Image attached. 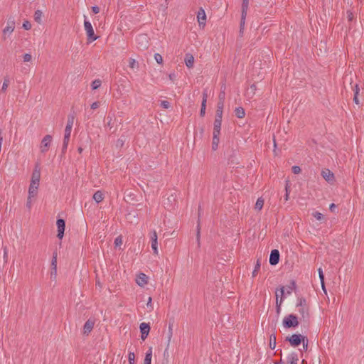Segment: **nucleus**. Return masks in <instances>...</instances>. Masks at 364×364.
<instances>
[{"instance_id": "obj_51", "label": "nucleus", "mask_w": 364, "mask_h": 364, "mask_svg": "<svg viewBox=\"0 0 364 364\" xmlns=\"http://www.w3.org/2000/svg\"><path fill=\"white\" fill-rule=\"evenodd\" d=\"M291 171L294 174H298L301 171V169L299 166H293Z\"/></svg>"}, {"instance_id": "obj_18", "label": "nucleus", "mask_w": 364, "mask_h": 364, "mask_svg": "<svg viewBox=\"0 0 364 364\" xmlns=\"http://www.w3.org/2000/svg\"><path fill=\"white\" fill-rule=\"evenodd\" d=\"M201 214V206L199 205L198 207V218L200 217ZM200 218L198 220V224H197V234H196V240L198 242V246L200 247Z\"/></svg>"}, {"instance_id": "obj_27", "label": "nucleus", "mask_w": 364, "mask_h": 364, "mask_svg": "<svg viewBox=\"0 0 364 364\" xmlns=\"http://www.w3.org/2000/svg\"><path fill=\"white\" fill-rule=\"evenodd\" d=\"M235 115L237 118H243L245 116V109L242 107H236L235 109Z\"/></svg>"}, {"instance_id": "obj_50", "label": "nucleus", "mask_w": 364, "mask_h": 364, "mask_svg": "<svg viewBox=\"0 0 364 364\" xmlns=\"http://www.w3.org/2000/svg\"><path fill=\"white\" fill-rule=\"evenodd\" d=\"M23 28L25 29V30H30L31 28V23L28 21H25L23 23Z\"/></svg>"}, {"instance_id": "obj_41", "label": "nucleus", "mask_w": 364, "mask_h": 364, "mask_svg": "<svg viewBox=\"0 0 364 364\" xmlns=\"http://www.w3.org/2000/svg\"><path fill=\"white\" fill-rule=\"evenodd\" d=\"M9 79L8 77H5L1 87V92H5L9 85Z\"/></svg>"}, {"instance_id": "obj_53", "label": "nucleus", "mask_w": 364, "mask_h": 364, "mask_svg": "<svg viewBox=\"0 0 364 364\" xmlns=\"http://www.w3.org/2000/svg\"><path fill=\"white\" fill-rule=\"evenodd\" d=\"M23 59L24 62H29L32 59V56L29 53H25L23 56Z\"/></svg>"}, {"instance_id": "obj_2", "label": "nucleus", "mask_w": 364, "mask_h": 364, "mask_svg": "<svg viewBox=\"0 0 364 364\" xmlns=\"http://www.w3.org/2000/svg\"><path fill=\"white\" fill-rule=\"evenodd\" d=\"M306 339V336L301 334H292L291 336H287L285 339L286 341L289 342L290 345L293 347L299 346L304 340Z\"/></svg>"}, {"instance_id": "obj_56", "label": "nucleus", "mask_w": 364, "mask_h": 364, "mask_svg": "<svg viewBox=\"0 0 364 364\" xmlns=\"http://www.w3.org/2000/svg\"><path fill=\"white\" fill-rule=\"evenodd\" d=\"M224 89H225V87H224ZM225 90H221L220 94H219V96H218L219 101H224L225 100Z\"/></svg>"}, {"instance_id": "obj_11", "label": "nucleus", "mask_w": 364, "mask_h": 364, "mask_svg": "<svg viewBox=\"0 0 364 364\" xmlns=\"http://www.w3.org/2000/svg\"><path fill=\"white\" fill-rule=\"evenodd\" d=\"M207 99H208V90H207V89H205L203 92V100H202L201 107H200V116L201 117H203L205 114Z\"/></svg>"}, {"instance_id": "obj_45", "label": "nucleus", "mask_w": 364, "mask_h": 364, "mask_svg": "<svg viewBox=\"0 0 364 364\" xmlns=\"http://www.w3.org/2000/svg\"><path fill=\"white\" fill-rule=\"evenodd\" d=\"M348 22H352L355 19L353 13L350 10L346 11Z\"/></svg>"}, {"instance_id": "obj_24", "label": "nucleus", "mask_w": 364, "mask_h": 364, "mask_svg": "<svg viewBox=\"0 0 364 364\" xmlns=\"http://www.w3.org/2000/svg\"><path fill=\"white\" fill-rule=\"evenodd\" d=\"M93 199L97 203H100L101 201L103 200L104 199V194L102 193V191H96L94 195H93Z\"/></svg>"}, {"instance_id": "obj_38", "label": "nucleus", "mask_w": 364, "mask_h": 364, "mask_svg": "<svg viewBox=\"0 0 364 364\" xmlns=\"http://www.w3.org/2000/svg\"><path fill=\"white\" fill-rule=\"evenodd\" d=\"M38 193V188H31V186H29L28 188V196L30 198L36 197Z\"/></svg>"}, {"instance_id": "obj_55", "label": "nucleus", "mask_w": 364, "mask_h": 364, "mask_svg": "<svg viewBox=\"0 0 364 364\" xmlns=\"http://www.w3.org/2000/svg\"><path fill=\"white\" fill-rule=\"evenodd\" d=\"M72 127H73L67 126L66 125L65 129V134H64V135H67V136H70Z\"/></svg>"}, {"instance_id": "obj_39", "label": "nucleus", "mask_w": 364, "mask_h": 364, "mask_svg": "<svg viewBox=\"0 0 364 364\" xmlns=\"http://www.w3.org/2000/svg\"><path fill=\"white\" fill-rule=\"evenodd\" d=\"M129 67L132 69L138 68L139 63L134 59L130 58L129 62Z\"/></svg>"}, {"instance_id": "obj_49", "label": "nucleus", "mask_w": 364, "mask_h": 364, "mask_svg": "<svg viewBox=\"0 0 364 364\" xmlns=\"http://www.w3.org/2000/svg\"><path fill=\"white\" fill-rule=\"evenodd\" d=\"M161 106L164 109H168L171 107V104L166 100H162L161 101Z\"/></svg>"}, {"instance_id": "obj_33", "label": "nucleus", "mask_w": 364, "mask_h": 364, "mask_svg": "<svg viewBox=\"0 0 364 364\" xmlns=\"http://www.w3.org/2000/svg\"><path fill=\"white\" fill-rule=\"evenodd\" d=\"M260 267H261L260 259H257L255 266V269L252 273V275L253 277H255L257 274L259 270L260 269Z\"/></svg>"}, {"instance_id": "obj_26", "label": "nucleus", "mask_w": 364, "mask_h": 364, "mask_svg": "<svg viewBox=\"0 0 364 364\" xmlns=\"http://www.w3.org/2000/svg\"><path fill=\"white\" fill-rule=\"evenodd\" d=\"M318 276H319V279H320V281H321L322 289L323 290L325 294H326V289L325 283H324V275H323V270H322L321 268H319L318 269Z\"/></svg>"}, {"instance_id": "obj_63", "label": "nucleus", "mask_w": 364, "mask_h": 364, "mask_svg": "<svg viewBox=\"0 0 364 364\" xmlns=\"http://www.w3.org/2000/svg\"><path fill=\"white\" fill-rule=\"evenodd\" d=\"M91 109H95L100 107V102H95L91 105Z\"/></svg>"}, {"instance_id": "obj_60", "label": "nucleus", "mask_w": 364, "mask_h": 364, "mask_svg": "<svg viewBox=\"0 0 364 364\" xmlns=\"http://www.w3.org/2000/svg\"><path fill=\"white\" fill-rule=\"evenodd\" d=\"M4 262H7L8 261V250L6 247H4Z\"/></svg>"}, {"instance_id": "obj_46", "label": "nucleus", "mask_w": 364, "mask_h": 364, "mask_svg": "<svg viewBox=\"0 0 364 364\" xmlns=\"http://www.w3.org/2000/svg\"><path fill=\"white\" fill-rule=\"evenodd\" d=\"M107 126L109 127L110 129H112L114 127L112 117H111L110 115H108L107 117Z\"/></svg>"}, {"instance_id": "obj_12", "label": "nucleus", "mask_w": 364, "mask_h": 364, "mask_svg": "<svg viewBox=\"0 0 364 364\" xmlns=\"http://www.w3.org/2000/svg\"><path fill=\"white\" fill-rule=\"evenodd\" d=\"M95 325V320L89 318L83 326V334L88 336L90 333L92 331Z\"/></svg>"}, {"instance_id": "obj_3", "label": "nucleus", "mask_w": 364, "mask_h": 364, "mask_svg": "<svg viewBox=\"0 0 364 364\" xmlns=\"http://www.w3.org/2000/svg\"><path fill=\"white\" fill-rule=\"evenodd\" d=\"M84 26L87 36L88 41H94L98 38V36L95 35L94 29L90 21L85 20Z\"/></svg>"}, {"instance_id": "obj_61", "label": "nucleus", "mask_w": 364, "mask_h": 364, "mask_svg": "<svg viewBox=\"0 0 364 364\" xmlns=\"http://www.w3.org/2000/svg\"><path fill=\"white\" fill-rule=\"evenodd\" d=\"M151 302H152L151 297H149L147 303H146V306L148 308L150 309V310H149L150 311L153 310V306H152Z\"/></svg>"}, {"instance_id": "obj_9", "label": "nucleus", "mask_w": 364, "mask_h": 364, "mask_svg": "<svg viewBox=\"0 0 364 364\" xmlns=\"http://www.w3.org/2000/svg\"><path fill=\"white\" fill-rule=\"evenodd\" d=\"M279 257H280V254H279V252L278 250H272L270 252V255H269V264L271 265H276L279 263Z\"/></svg>"}, {"instance_id": "obj_36", "label": "nucleus", "mask_w": 364, "mask_h": 364, "mask_svg": "<svg viewBox=\"0 0 364 364\" xmlns=\"http://www.w3.org/2000/svg\"><path fill=\"white\" fill-rule=\"evenodd\" d=\"M57 257H58V253L56 251H55L53 254V257H52V260H51V267H53V269H55L57 268Z\"/></svg>"}, {"instance_id": "obj_58", "label": "nucleus", "mask_w": 364, "mask_h": 364, "mask_svg": "<svg viewBox=\"0 0 364 364\" xmlns=\"http://www.w3.org/2000/svg\"><path fill=\"white\" fill-rule=\"evenodd\" d=\"M303 343V350L304 351H306L308 350V343H309V341L307 339V338L306 337V339L304 340V341L301 342Z\"/></svg>"}, {"instance_id": "obj_5", "label": "nucleus", "mask_w": 364, "mask_h": 364, "mask_svg": "<svg viewBox=\"0 0 364 364\" xmlns=\"http://www.w3.org/2000/svg\"><path fill=\"white\" fill-rule=\"evenodd\" d=\"M136 41L141 49H146L149 46L148 36L146 34H139L137 36Z\"/></svg>"}, {"instance_id": "obj_40", "label": "nucleus", "mask_w": 364, "mask_h": 364, "mask_svg": "<svg viewBox=\"0 0 364 364\" xmlns=\"http://www.w3.org/2000/svg\"><path fill=\"white\" fill-rule=\"evenodd\" d=\"M264 205V200L261 198H258L255 203V209L261 210Z\"/></svg>"}, {"instance_id": "obj_35", "label": "nucleus", "mask_w": 364, "mask_h": 364, "mask_svg": "<svg viewBox=\"0 0 364 364\" xmlns=\"http://www.w3.org/2000/svg\"><path fill=\"white\" fill-rule=\"evenodd\" d=\"M249 6V0H242L241 14H247Z\"/></svg>"}, {"instance_id": "obj_23", "label": "nucleus", "mask_w": 364, "mask_h": 364, "mask_svg": "<svg viewBox=\"0 0 364 364\" xmlns=\"http://www.w3.org/2000/svg\"><path fill=\"white\" fill-rule=\"evenodd\" d=\"M287 360L288 364H296L299 360L297 353L294 352L291 353L288 355Z\"/></svg>"}, {"instance_id": "obj_44", "label": "nucleus", "mask_w": 364, "mask_h": 364, "mask_svg": "<svg viewBox=\"0 0 364 364\" xmlns=\"http://www.w3.org/2000/svg\"><path fill=\"white\" fill-rule=\"evenodd\" d=\"M128 360L129 364H135V355L134 352H129L128 355Z\"/></svg>"}, {"instance_id": "obj_34", "label": "nucleus", "mask_w": 364, "mask_h": 364, "mask_svg": "<svg viewBox=\"0 0 364 364\" xmlns=\"http://www.w3.org/2000/svg\"><path fill=\"white\" fill-rule=\"evenodd\" d=\"M297 307L309 306L306 303V300L304 297H299L296 303Z\"/></svg>"}, {"instance_id": "obj_13", "label": "nucleus", "mask_w": 364, "mask_h": 364, "mask_svg": "<svg viewBox=\"0 0 364 364\" xmlns=\"http://www.w3.org/2000/svg\"><path fill=\"white\" fill-rule=\"evenodd\" d=\"M151 248L153 250L154 255H158V247H157V234L156 230H153L151 232Z\"/></svg>"}, {"instance_id": "obj_1", "label": "nucleus", "mask_w": 364, "mask_h": 364, "mask_svg": "<svg viewBox=\"0 0 364 364\" xmlns=\"http://www.w3.org/2000/svg\"><path fill=\"white\" fill-rule=\"evenodd\" d=\"M298 317L294 314H289L283 319V326L286 328H295L298 326Z\"/></svg>"}, {"instance_id": "obj_52", "label": "nucleus", "mask_w": 364, "mask_h": 364, "mask_svg": "<svg viewBox=\"0 0 364 364\" xmlns=\"http://www.w3.org/2000/svg\"><path fill=\"white\" fill-rule=\"evenodd\" d=\"M122 244V239L121 236H118L114 240V245L116 247H117V246H120Z\"/></svg>"}, {"instance_id": "obj_16", "label": "nucleus", "mask_w": 364, "mask_h": 364, "mask_svg": "<svg viewBox=\"0 0 364 364\" xmlns=\"http://www.w3.org/2000/svg\"><path fill=\"white\" fill-rule=\"evenodd\" d=\"M280 294H281V299L279 302L278 301V294H277V293H276V309H277V314H279L280 312L281 304L283 301V297H284V287H282L280 288Z\"/></svg>"}, {"instance_id": "obj_22", "label": "nucleus", "mask_w": 364, "mask_h": 364, "mask_svg": "<svg viewBox=\"0 0 364 364\" xmlns=\"http://www.w3.org/2000/svg\"><path fill=\"white\" fill-rule=\"evenodd\" d=\"M220 134H213V141H212V149L213 151H216L218 147V144L220 142Z\"/></svg>"}, {"instance_id": "obj_14", "label": "nucleus", "mask_w": 364, "mask_h": 364, "mask_svg": "<svg viewBox=\"0 0 364 364\" xmlns=\"http://www.w3.org/2000/svg\"><path fill=\"white\" fill-rule=\"evenodd\" d=\"M321 176L328 183H332L334 181V174L329 169L326 168L323 170L321 172Z\"/></svg>"}, {"instance_id": "obj_17", "label": "nucleus", "mask_w": 364, "mask_h": 364, "mask_svg": "<svg viewBox=\"0 0 364 364\" xmlns=\"http://www.w3.org/2000/svg\"><path fill=\"white\" fill-rule=\"evenodd\" d=\"M184 61H185L186 65L188 68H191L193 67L194 57L191 53H188L185 55Z\"/></svg>"}, {"instance_id": "obj_42", "label": "nucleus", "mask_w": 364, "mask_h": 364, "mask_svg": "<svg viewBox=\"0 0 364 364\" xmlns=\"http://www.w3.org/2000/svg\"><path fill=\"white\" fill-rule=\"evenodd\" d=\"M75 119L74 114H70L68 116L67 126L73 127Z\"/></svg>"}, {"instance_id": "obj_4", "label": "nucleus", "mask_w": 364, "mask_h": 364, "mask_svg": "<svg viewBox=\"0 0 364 364\" xmlns=\"http://www.w3.org/2000/svg\"><path fill=\"white\" fill-rule=\"evenodd\" d=\"M15 28V18L11 16L9 17L7 21V26L3 30V38L6 40V34L11 33Z\"/></svg>"}, {"instance_id": "obj_15", "label": "nucleus", "mask_w": 364, "mask_h": 364, "mask_svg": "<svg viewBox=\"0 0 364 364\" xmlns=\"http://www.w3.org/2000/svg\"><path fill=\"white\" fill-rule=\"evenodd\" d=\"M136 284L140 287H144L148 283V277L144 273H139L136 278Z\"/></svg>"}, {"instance_id": "obj_25", "label": "nucleus", "mask_w": 364, "mask_h": 364, "mask_svg": "<svg viewBox=\"0 0 364 364\" xmlns=\"http://www.w3.org/2000/svg\"><path fill=\"white\" fill-rule=\"evenodd\" d=\"M151 358H152V348L150 347L146 353L144 360V364H151Z\"/></svg>"}, {"instance_id": "obj_32", "label": "nucleus", "mask_w": 364, "mask_h": 364, "mask_svg": "<svg viewBox=\"0 0 364 364\" xmlns=\"http://www.w3.org/2000/svg\"><path fill=\"white\" fill-rule=\"evenodd\" d=\"M269 348L274 350L276 347V336L274 333H272L269 336Z\"/></svg>"}, {"instance_id": "obj_31", "label": "nucleus", "mask_w": 364, "mask_h": 364, "mask_svg": "<svg viewBox=\"0 0 364 364\" xmlns=\"http://www.w3.org/2000/svg\"><path fill=\"white\" fill-rule=\"evenodd\" d=\"M42 16H43V12L41 11V10H36L34 13V20L38 23H42V20H41V18H42Z\"/></svg>"}, {"instance_id": "obj_59", "label": "nucleus", "mask_w": 364, "mask_h": 364, "mask_svg": "<svg viewBox=\"0 0 364 364\" xmlns=\"http://www.w3.org/2000/svg\"><path fill=\"white\" fill-rule=\"evenodd\" d=\"M235 151H235V149H231V152H232V154H231V155H230V156L229 157V159H228V163H231V164H233V163H234V159H233V157H234V155H235Z\"/></svg>"}, {"instance_id": "obj_28", "label": "nucleus", "mask_w": 364, "mask_h": 364, "mask_svg": "<svg viewBox=\"0 0 364 364\" xmlns=\"http://www.w3.org/2000/svg\"><path fill=\"white\" fill-rule=\"evenodd\" d=\"M247 14H241V19H240V35L242 36L243 34V30L244 26L245 23V18H246Z\"/></svg>"}, {"instance_id": "obj_6", "label": "nucleus", "mask_w": 364, "mask_h": 364, "mask_svg": "<svg viewBox=\"0 0 364 364\" xmlns=\"http://www.w3.org/2000/svg\"><path fill=\"white\" fill-rule=\"evenodd\" d=\"M56 225L58 228V234L57 237L59 239H62L64 236V232L65 228V221L62 218H58L56 221Z\"/></svg>"}, {"instance_id": "obj_64", "label": "nucleus", "mask_w": 364, "mask_h": 364, "mask_svg": "<svg viewBox=\"0 0 364 364\" xmlns=\"http://www.w3.org/2000/svg\"><path fill=\"white\" fill-rule=\"evenodd\" d=\"M223 107H224V101L218 100V102L217 104V109H223Z\"/></svg>"}, {"instance_id": "obj_8", "label": "nucleus", "mask_w": 364, "mask_h": 364, "mask_svg": "<svg viewBox=\"0 0 364 364\" xmlns=\"http://www.w3.org/2000/svg\"><path fill=\"white\" fill-rule=\"evenodd\" d=\"M52 136L49 134L46 135L41 141V151L42 153L46 152L50 145Z\"/></svg>"}, {"instance_id": "obj_30", "label": "nucleus", "mask_w": 364, "mask_h": 364, "mask_svg": "<svg viewBox=\"0 0 364 364\" xmlns=\"http://www.w3.org/2000/svg\"><path fill=\"white\" fill-rule=\"evenodd\" d=\"M353 91H354V97H353V102L356 104V105H358L359 104V100H358V95H359V92H360V88L358 87V85L356 84L355 85V87L353 89Z\"/></svg>"}, {"instance_id": "obj_19", "label": "nucleus", "mask_w": 364, "mask_h": 364, "mask_svg": "<svg viewBox=\"0 0 364 364\" xmlns=\"http://www.w3.org/2000/svg\"><path fill=\"white\" fill-rule=\"evenodd\" d=\"M309 306L299 307V312L301 316V319L302 318L303 320H305L309 318Z\"/></svg>"}, {"instance_id": "obj_48", "label": "nucleus", "mask_w": 364, "mask_h": 364, "mask_svg": "<svg viewBox=\"0 0 364 364\" xmlns=\"http://www.w3.org/2000/svg\"><path fill=\"white\" fill-rule=\"evenodd\" d=\"M154 58L159 64H161L163 63V58L159 53H156L154 55Z\"/></svg>"}, {"instance_id": "obj_21", "label": "nucleus", "mask_w": 364, "mask_h": 364, "mask_svg": "<svg viewBox=\"0 0 364 364\" xmlns=\"http://www.w3.org/2000/svg\"><path fill=\"white\" fill-rule=\"evenodd\" d=\"M41 178V171L38 166H36L35 168L33 171L31 180L35 181H40Z\"/></svg>"}, {"instance_id": "obj_47", "label": "nucleus", "mask_w": 364, "mask_h": 364, "mask_svg": "<svg viewBox=\"0 0 364 364\" xmlns=\"http://www.w3.org/2000/svg\"><path fill=\"white\" fill-rule=\"evenodd\" d=\"M313 215L314 217L318 220H321L323 219L324 216L323 214H321V213L319 212H315L313 213Z\"/></svg>"}, {"instance_id": "obj_43", "label": "nucleus", "mask_w": 364, "mask_h": 364, "mask_svg": "<svg viewBox=\"0 0 364 364\" xmlns=\"http://www.w3.org/2000/svg\"><path fill=\"white\" fill-rule=\"evenodd\" d=\"M173 323H169L168 332V346L169 345L170 341L173 335Z\"/></svg>"}, {"instance_id": "obj_62", "label": "nucleus", "mask_w": 364, "mask_h": 364, "mask_svg": "<svg viewBox=\"0 0 364 364\" xmlns=\"http://www.w3.org/2000/svg\"><path fill=\"white\" fill-rule=\"evenodd\" d=\"M31 198H30V196H28V198H27V202H26V207L30 209L31 208V205H32V200H31Z\"/></svg>"}, {"instance_id": "obj_37", "label": "nucleus", "mask_w": 364, "mask_h": 364, "mask_svg": "<svg viewBox=\"0 0 364 364\" xmlns=\"http://www.w3.org/2000/svg\"><path fill=\"white\" fill-rule=\"evenodd\" d=\"M102 84V81L100 79H96L94 81H92L91 84V87L92 90H97L98 89Z\"/></svg>"}, {"instance_id": "obj_10", "label": "nucleus", "mask_w": 364, "mask_h": 364, "mask_svg": "<svg viewBox=\"0 0 364 364\" xmlns=\"http://www.w3.org/2000/svg\"><path fill=\"white\" fill-rule=\"evenodd\" d=\"M140 332H141V338L143 341H144L150 331V326L149 323H141L139 326Z\"/></svg>"}, {"instance_id": "obj_20", "label": "nucleus", "mask_w": 364, "mask_h": 364, "mask_svg": "<svg viewBox=\"0 0 364 364\" xmlns=\"http://www.w3.org/2000/svg\"><path fill=\"white\" fill-rule=\"evenodd\" d=\"M221 123L222 119L215 118L213 134H220Z\"/></svg>"}, {"instance_id": "obj_57", "label": "nucleus", "mask_w": 364, "mask_h": 364, "mask_svg": "<svg viewBox=\"0 0 364 364\" xmlns=\"http://www.w3.org/2000/svg\"><path fill=\"white\" fill-rule=\"evenodd\" d=\"M40 181H31V183L29 186L31 188H38Z\"/></svg>"}, {"instance_id": "obj_29", "label": "nucleus", "mask_w": 364, "mask_h": 364, "mask_svg": "<svg viewBox=\"0 0 364 364\" xmlns=\"http://www.w3.org/2000/svg\"><path fill=\"white\" fill-rule=\"evenodd\" d=\"M296 288V282L294 280H291L289 285L287 287V294H291L293 290H295Z\"/></svg>"}, {"instance_id": "obj_54", "label": "nucleus", "mask_w": 364, "mask_h": 364, "mask_svg": "<svg viewBox=\"0 0 364 364\" xmlns=\"http://www.w3.org/2000/svg\"><path fill=\"white\" fill-rule=\"evenodd\" d=\"M223 109H216L215 119H222V118H223Z\"/></svg>"}, {"instance_id": "obj_7", "label": "nucleus", "mask_w": 364, "mask_h": 364, "mask_svg": "<svg viewBox=\"0 0 364 364\" xmlns=\"http://www.w3.org/2000/svg\"><path fill=\"white\" fill-rule=\"evenodd\" d=\"M197 19L200 27L204 28L206 23V14L205 10L200 7L197 13Z\"/></svg>"}]
</instances>
